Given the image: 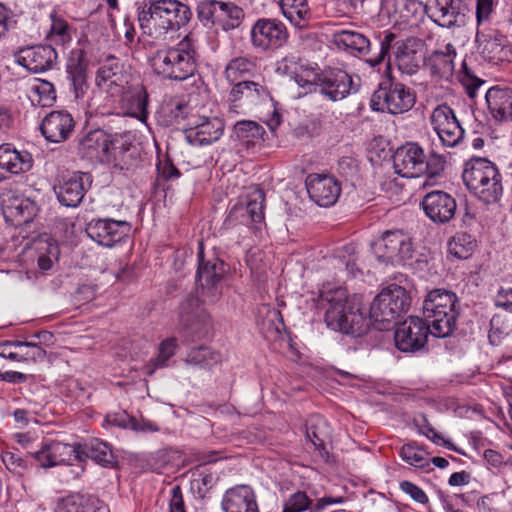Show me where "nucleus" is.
<instances>
[{
    "label": "nucleus",
    "instance_id": "obj_1",
    "mask_svg": "<svg viewBox=\"0 0 512 512\" xmlns=\"http://www.w3.org/2000/svg\"><path fill=\"white\" fill-rule=\"evenodd\" d=\"M190 7L178 0H153L145 4L138 14L144 34L165 41L170 32L185 27L192 18Z\"/></svg>",
    "mask_w": 512,
    "mask_h": 512
},
{
    "label": "nucleus",
    "instance_id": "obj_2",
    "mask_svg": "<svg viewBox=\"0 0 512 512\" xmlns=\"http://www.w3.org/2000/svg\"><path fill=\"white\" fill-rule=\"evenodd\" d=\"M151 66L157 75L165 79L183 81L197 71V50L191 34H187L174 46H165L154 52Z\"/></svg>",
    "mask_w": 512,
    "mask_h": 512
},
{
    "label": "nucleus",
    "instance_id": "obj_3",
    "mask_svg": "<svg viewBox=\"0 0 512 512\" xmlns=\"http://www.w3.org/2000/svg\"><path fill=\"white\" fill-rule=\"evenodd\" d=\"M458 315V297L454 292L442 288L428 292L423 301V316L431 327V335L438 338L451 335Z\"/></svg>",
    "mask_w": 512,
    "mask_h": 512
},
{
    "label": "nucleus",
    "instance_id": "obj_4",
    "mask_svg": "<svg viewBox=\"0 0 512 512\" xmlns=\"http://www.w3.org/2000/svg\"><path fill=\"white\" fill-rule=\"evenodd\" d=\"M329 306L325 312V322L334 331L353 336L363 335L368 326L360 303L347 297L344 290H337L331 297H326Z\"/></svg>",
    "mask_w": 512,
    "mask_h": 512
},
{
    "label": "nucleus",
    "instance_id": "obj_5",
    "mask_svg": "<svg viewBox=\"0 0 512 512\" xmlns=\"http://www.w3.org/2000/svg\"><path fill=\"white\" fill-rule=\"evenodd\" d=\"M462 178L466 187L484 203H495L502 195L501 174L496 165L486 158L467 161Z\"/></svg>",
    "mask_w": 512,
    "mask_h": 512
},
{
    "label": "nucleus",
    "instance_id": "obj_6",
    "mask_svg": "<svg viewBox=\"0 0 512 512\" xmlns=\"http://www.w3.org/2000/svg\"><path fill=\"white\" fill-rule=\"evenodd\" d=\"M410 305L411 298L407 291L397 284H391L374 298L370 306V318L376 323L389 324L406 313ZM386 328L385 325L381 327Z\"/></svg>",
    "mask_w": 512,
    "mask_h": 512
},
{
    "label": "nucleus",
    "instance_id": "obj_7",
    "mask_svg": "<svg viewBox=\"0 0 512 512\" xmlns=\"http://www.w3.org/2000/svg\"><path fill=\"white\" fill-rule=\"evenodd\" d=\"M416 97L410 88L400 82L387 80L379 85L371 98V107L376 111L402 114L415 104Z\"/></svg>",
    "mask_w": 512,
    "mask_h": 512
},
{
    "label": "nucleus",
    "instance_id": "obj_8",
    "mask_svg": "<svg viewBox=\"0 0 512 512\" xmlns=\"http://www.w3.org/2000/svg\"><path fill=\"white\" fill-rule=\"evenodd\" d=\"M198 259L196 283L199 295L203 301L215 303L222 296V279L226 273V264L218 258L205 261L202 243H199Z\"/></svg>",
    "mask_w": 512,
    "mask_h": 512
},
{
    "label": "nucleus",
    "instance_id": "obj_9",
    "mask_svg": "<svg viewBox=\"0 0 512 512\" xmlns=\"http://www.w3.org/2000/svg\"><path fill=\"white\" fill-rule=\"evenodd\" d=\"M130 77L124 63L119 58L109 55L101 62L96 72L95 83L109 96L121 97L128 88Z\"/></svg>",
    "mask_w": 512,
    "mask_h": 512
},
{
    "label": "nucleus",
    "instance_id": "obj_10",
    "mask_svg": "<svg viewBox=\"0 0 512 512\" xmlns=\"http://www.w3.org/2000/svg\"><path fill=\"white\" fill-rule=\"evenodd\" d=\"M375 254L379 262L403 265L413 256L411 239L402 230H388L376 243Z\"/></svg>",
    "mask_w": 512,
    "mask_h": 512
},
{
    "label": "nucleus",
    "instance_id": "obj_11",
    "mask_svg": "<svg viewBox=\"0 0 512 512\" xmlns=\"http://www.w3.org/2000/svg\"><path fill=\"white\" fill-rule=\"evenodd\" d=\"M430 123L443 147H456L463 140L465 131L448 105H438L432 111Z\"/></svg>",
    "mask_w": 512,
    "mask_h": 512
},
{
    "label": "nucleus",
    "instance_id": "obj_12",
    "mask_svg": "<svg viewBox=\"0 0 512 512\" xmlns=\"http://www.w3.org/2000/svg\"><path fill=\"white\" fill-rule=\"evenodd\" d=\"M288 37L286 26L276 19H258L250 31L252 46L261 51L274 50L284 46Z\"/></svg>",
    "mask_w": 512,
    "mask_h": 512
},
{
    "label": "nucleus",
    "instance_id": "obj_13",
    "mask_svg": "<svg viewBox=\"0 0 512 512\" xmlns=\"http://www.w3.org/2000/svg\"><path fill=\"white\" fill-rule=\"evenodd\" d=\"M425 12L436 25L454 28L466 24L468 8L463 0H428Z\"/></svg>",
    "mask_w": 512,
    "mask_h": 512
},
{
    "label": "nucleus",
    "instance_id": "obj_14",
    "mask_svg": "<svg viewBox=\"0 0 512 512\" xmlns=\"http://www.w3.org/2000/svg\"><path fill=\"white\" fill-rule=\"evenodd\" d=\"M431 327L421 318L410 316L395 329L396 347L402 352H415L424 347Z\"/></svg>",
    "mask_w": 512,
    "mask_h": 512
},
{
    "label": "nucleus",
    "instance_id": "obj_15",
    "mask_svg": "<svg viewBox=\"0 0 512 512\" xmlns=\"http://www.w3.org/2000/svg\"><path fill=\"white\" fill-rule=\"evenodd\" d=\"M92 176L85 172H73L61 177L54 186V192L61 205L78 207L91 187Z\"/></svg>",
    "mask_w": 512,
    "mask_h": 512
},
{
    "label": "nucleus",
    "instance_id": "obj_16",
    "mask_svg": "<svg viewBox=\"0 0 512 512\" xmlns=\"http://www.w3.org/2000/svg\"><path fill=\"white\" fill-rule=\"evenodd\" d=\"M395 172L406 178L424 176L427 172L424 149L417 143H406L396 149L393 155Z\"/></svg>",
    "mask_w": 512,
    "mask_h": 512
},
{
    "label": "nucleus",
    "instance_id": "obj_17",
    "mask_svg": "<svg viewBox=\"0 0 512 512\" xmlns=\"http://www.w3.org/2000/svg\"><path fill=\"white\" fill-rule=\"evenodd\" d=\"M477 52L483 60L498 65L510 61L511 48L506 36L497 30L477 31Z\"/></svg>",
    "mask_w": 512,
    "mask_h": 512
},
{
    "label": "nucleus",
    "instance_id": "obj_18",
    "mask_svg": "<svg viewBox=\"0 0 512 512\" xmlns=\"http://www.w3.org/2000/svg\"><path fill=\"white\" fill-rule=\"evenodd\" d=\"M315 85L321 94L331 101H339L352 91H357L352 77L341 69H327L315 77Z\"/></svg>",
    "mask_w": 512,
    "mask_h": 512
},
{
    "label": "nucleus",
    "instance_id": "obj_19",
    "mask_svg": "<svg viewBox=\"0 0 512 512\" xmlns=\"http://www.w3.org/2000/svg\"><path fill=\"white\" fill-rule=\"evenodd\" d=\"M33 457L43 468L71 464L74 460L82 461L80 445H72L60 441L44 442L41 448L33 453Z\"/></svg>",
    "mask_w": 512,
    "mask_h": 512
},
{
    "label": "nucleus",
    "instance_id": "obj_20",
    "mask_svg": "<svg viewBox=\"0 0 512 512\" xmlns=\"http://www.w3.org/2000/svg\"><path fill=\"white\" fill-rule=\"evenodd\" d=\"M131 231L126 221L93 219L86 226V233L93 241L105 247H112L122 241Z\"/></svg>",
    "mask_w": 512,
    "mask_h": 512
},
{
    "label": "nucleus",
    "instance_id": "obj_21",
    "mask_svg": "<svg viewBox=\"0 0 512 512\" xmlns=\"http://www.w3.org/2000/svg\"><path fill=\"white\" fill-rule=\"evenodd\" d=\"M421 206L425 215L436 224H445L453 219L457 203L456 200L447 192L435 190L427 193Z\"/></svg>",
    "mask_w": 512,
    "mask_h": 512
},
{
    "label": "nucleus",
    "instance_id": "obj_22",
    "mask_svg": "<svg viewBox=\"0 0 512 512\" xmlns=\"http://www.w3.org/2000/svg\"><path fill=\"white\" fill-rule=\"evenodd\" d=\"M114 149L112 137L101 129L89 132L79 143V151L83 158L101 163L111 161Z\"/></svg>",
    "mask_w": 512,
    "mask_h": 512
},
{
    "label": "nucleus",
    "instance_id": "obj_23",
    "mask_svg": "<svg viewBox=\"0 0 512 512\" xmlns=\"http://www.w3.org/2000/svg\"><path fill=\"white\" fill-rule=\"evenodd\" d=\"M180 320L191 335L205 337L212 328L209 313L199 305V299L191 297L181 306Z\"/></svg>",
    "mask_w": 512,
    "mask_h": 512
},
{
    "label": "nucleus",
    "instance_id": "obj_24",
    "mask_svg": "<svg viewBox=\"0 0 512 512\" xmlns=\"http://www.w3.org/2000/svg\"><path fill=\"white\" fill-rule=\"evenodd\" d=\"M306 188L310 198L322 207L332 206L341 193L338 181L322 174H310L306 178Z\"/></svg>",
    "mask_w": 512,
    "mask_h": 512
},
{
    "label": "nucleus",
    "instance_id": "obj_25",
    "mask_svg": "<svg viewBox=\"0 0 512 512\" xmlns=\"http://www.w3.org/2000/svg\"><path fill=\"white\" fill-rule=\"evenodd\" d=\"M422 47V41L414 37L395 42V62L402 73L407 75L417 73L423 60Z\"/></svg>",
    "mask_w": 512,
    "mask_h": 512
},
{
    "label": "nucleus",
    "instance_id": "obj_26",
    "mask_svg": "<svg viewBox=\"0 0 512 512\" xmlns=\"http://www.w3.org/2000/svg\"><path fill=\"white\" fill-rule=\"evenodd\" d=\"M15 58L18 64L34 73L50 69L57 59L55 49L50 45H38L20 49Z\"/></svg>",
    "mask_w": 512,
    "mask_h": 512
},
{
    "label": "nucleus",
    "instance_id": "obj_27",
    "mask_svg": "<svg viewBox=\"0 0 512 512\" xmlns=\"http://www.w3.org/2000/svg\"><path fill=\"white\" fill-rule=\"evenodd\" d=\"M88 60L83 49H73L66 63L67 80L75 98L84 97L89 88L88 83Z\"/></svg>",
    "mask_w": 512,
    "mask_h": 512
},
{
    "label": "nucleus",
    "instance_id": "obj_28",
    "mask_svg": "<svg viewBox=\"0 0 512 512\" xmlns=\"http://www.w3.org/2000/svg\"><path fill=\"white\" fill-rule=\"evenodd\" d=\"M75 121L65 110L52 111L42 120L40 129L46 140L60 143L67 140L73 132Z\"/></svg>",
    "mask_w": 512,
    "mask_h": 512
},
{
    "label": "nucleus",
    "instance_id": "obj_29",
    "mask_svg": "<svg viewBox=\"0 0 512 512\" xmlns=\"http://www.w3.org/2000/svg\"><path fill=\"white\" fill-rule=\"evenodd\" d=\"M485 100L491 116L498 122L512 119V89L494 86L488 89Z\"/></svg>",
    "mask_w": 512,
    "mask_h": 512
},
{
    "label": "nucleus",
    "instance_id": "obj_30",
    "mask_svg": "<svg viewBox=\"0 0 512 512\" xmlns=\"http://www.w3.org/2000/svg\"><path fill=\"white\" fill-rule=\"evenodd\" d=\"M222 508L225 512H259L251 487L239 485L226 491Z\"/></svg>",
    "mask_w": 512,
    "mask_h": 512
},
{
    "label": "nucleus",
    "instance_id": "obj_31",
    "mask_svg": "<svg viewBox=\"0 0 512 512\" xmlns=\"http://www.w3.org/2000/svg\"><path fill=\"white\" fill-rule=\"evenodd\" d=\"M343 502V497L324 496L313 505L312 499L305 492L298 490L284 501L282 512H304L310 508L311 512H318L328 505Z\"/></svg>",
    "mask_w": 512,
    "mask_h": 512
},
{
    "label": "nucleus",
    "instance_id": "obj_32",
    "mask_svg": "<svg viewBox=\"0 0 512 512\" xmlns=\"http://www.w3.org/2000/svg\"><path fill=\"white\" fill-rule=\"evenodd\" d=\"M282 15L296 29L303 30L310 27L313 12L308 0H279Z\"/></svg>",
    "mask_w": 512,
    "mask_h": 512
},
{
    "label": "nucleus",
    "instance_id": "obj_33",
    "mask_svg": "<svg viewBox=\"0 0 512 512\" xmlns=\"http://www.w3.org/2000/svg\"><path fill=\"white\" fill-rule=\"evenodd\" d=\"M456 49L448 43L444 51L436 50L428 57L426 66L430 74L437 80H449L454 72Z\"/></svg>",
    "mask_w": 512,
    "mask_h": 512
},
{
    "label": "nucleus",
    "instance_id": "obj_34",
    "mask_svg": "<svg viewBox=\"0 0 512 512\" xmlns=\"http://www.w3.org/2000/svg\"><path fill=\"white\" fill-rule=\"evenodd\" d=\"M55 512H109V509L97 498L76 493L60 499Z\"/></svg>",
    "mask_w": 512,
    "mask_h": 512
},
{
    "label": "nucleus",
    "instance_id": "obj_35",
    "mask_svg": "<svg viewBox=\"0 0 512 512\" xmlns=\"http://www.w3.org/2000/svg\"><path fill=\"white\" fill-rule=\"evenodd\" d=\"M32 156L27 151H18L11 144L0 145V168L12 174L24 173L32 167Z\"/></svg>",
    "mask_w": 512,
    "mask_h": 512
},
{
    "label": "nucleus",
    "instance_id": "obj_36",
    "mask_svg": "<svg viewBox=\"0 0 512 512\" xmlns=\"http://www.w3.org/2000/svg\"><path fill=\"white\" fill-rule=\"evenodd\" d=\"M224 124L218 118H213L190 128L186 138L190 144L196 146L209 145L217 141L223 134Z\"/></svg>",
    "mask_w": 512,
    "mask_h": 512
},
{
    "label": "nucleus",
    "instance_id": "obj_37",
    "mask_svg": "<svg viewBox=\"0 0 512 512\" xmlns=\"http://www.w3.org/2000/svg\"><path fill=\"white\" fill-rule=\"evenodd\" d=\"M264 193L257 190L253 193L252 198L247 203H238L234 205L227 217L226 221H237L243 213H248L252 224L261 223L264 220Z\"/></svg>",
    "mask_w": 512,
    "mask_h": 512
},
{
    "label": "nucleus",
    "instance_id": "obj_38",
    "mask_svg": "<svg viewBox=\"0 0 512 512\" xmlns=\"http://www.w3.org/2000/svg\"><path fill=\"white\" fill-rule=\"evenodd\" d=\"M270 96L266 86L255 81H237L229 93V100L232 102L240 101L245 98L250 103H257L260 100Z\"/></svg>",
    "mask_w": 512,
    "mask_h": 512
},
{
    "label": "nucleus",
    "instance_id": "obj_39",
    "mask_svg": "<svg viewBox=\"0 0 512 512\" xmlns=\"http://www.w3.org/2000/svg\"><path fill=\"white\" fill-rule=\"evenodd\" d=\"M334 44L344 50L356 51L362 55L370 52L369 39L356 31L341 30L333 35Z\"/></svg>",
    "mask_w": 512,
    "mask_h": 512
},
{
    "label": "nucleus",
    "instance_id": "obj_40",
    "mask_svg": "<svg viewBox=\"0 0 512 512\" xmlns=\"http://www.w3.org/2000/svg\"><path fill=\"white\" fill-rule=\"evenodd\" d=\"M80 451L82 461L84 458H90L104 467H111L116 462L111 447L98 439H93L84 446L80 445Z\"/></svg>",
    "mask_w": 512,
    "mask_h": 512
},
{
    "label": "nucleus",
    "instance_id": "obj_41",
    "mask_svg": "<svg viewBox=\"0 0 512 512\" xmlns=\"http://www.w3.org/2000/svg\"><path fill=\"white\" fill-rule=\"evenodd\" d=\"M237 139L246 147L255 146L264 141L265 129L255 121L243 120L234 126Z\"/></svg>",
    "mask_w": 512,
    "mask_h": 512
},
{
    "label": "nucleus",
    "instance_id": "obj_42",
    "mask_svg": "<svg viewBox=\"0 0 512 512\" xmlns=\"http://www.w3.org/2000/svg\"><path fill=\"white\" fill-rule=\"evenodd\" d=\"M257 68L255 58L238 56L231 59L224 70L225 78L230 83H235L244 77L253 75Z\"/></svg>",
    "mask_w": 512,
    "mask_h": 512
},
{
    "label": "nucleus",
    "instance_id": "obj_43",
    "mask_svg": "<svg viewBox=\"0 0 512 512\" xmlns=\"http://www.w3.org/2000/svg\"><path fill=\"white\" fill-rule=\"evenodd\" d=\"M245 18L244 10L233 2L220 3L218 26L225 32L239 28Z\"/></svg>",
    "mask_w": 512,
    "mask_h": 512
},
{
    "label": "nucleus",
    "instance_id": "obj_44",
    "mask_svg": "<svg viewBox=\"0 0 512 512\" xmlns=\"http://www.w3.org/2000/svg\"><path fill=\"white\" fill-rule=\"evenodd\" d=\"M36 210L34 202L23 198L11 199L3 207L4 215L16 219L19 224L31 221Z\"/></svg>",
    "mask_w": 512,
    "mask_h": 512
},
{
    "label": "nucleus",
    "instance_id": "obj_45",
    "mask_svg": "<svg viewBox=\"0 0 512 512\" xmlns=\"http://www.w3.org/2000/svg\"><path fill=\"white\" fill-rule=\"evenodd\" d=\"M221 361V354L206 346L192 348L186 358L188 365L203 369H211Z\"/></svg>",
    "mask_w": 512,
    "mask_h": 512
},
{
    "label": "nucleus",
    "instance_id": "obj_46",
    "mask_svg": "<svg viewBox=\"0 0 512 512\" xmlns=\"http://www.w3.org/2000/svg\"><path fill=\"white\" fill-rule=\"evenodd\" d=\"M178 347L177 338L170 337L159 344L158 354L145 365V373L153 375L157 368H164L168 365V360L175 355Z\"/></svg>",
    "mask_w": 512,
    "mask_h": 512
},
{
    "label": "nucleus",
    "instance_id": "obj_47",
    "mask_svg": "<svg viewBox=\"0 0 512 512\" xmlns=\"http://www.w3.org/2000/svg\"><path fill=\"white\" fill-rule=\"evenodd\" d=\"M413 424L420 434L430 439L433 443L444 446L460 454H464V452L456 448L453 443H451L449 440H445L438 432H436L433 426L429 423L426 415L419 414L415 416L413 419Z\"/></svg>",
    "mask_w": 512,
    "mask_h": 512
},
{
    "label": "nucleus",
    "instance_id": "obj_48",
    "mask_svg": "<svg viewBox=\"0 0 512 512\" xmlns=\"http://www.w3.org/2000/svg\"><path fill=\"white\" fill-rule=\"evenodd\" d=\"M148 93L143 85L137 84L133 87L129 98V113L131 116L145 121L147 118Z\"/></svg>",
    "mask_w": 512,
    "mask_h": 512
},
{
    "label": "nucleus",
    "instance_id": "obj_49",
    "mask_svg": "<svg viewBox=\"0 0 512 512\" xmlns=\"http://www.w3.org/2000/svg\"><path fill=\"white\" fill-rule=\"evenodd\" d=\"M400 456L406 463L417 468H426L430 465L426 451L415 442L404 444L400 449Z\"/></svg>",
    "mask_w": 512,
    "mask_h": 512
},
{
    "label": "nucleus",
    "instance_id": "obj_50",
    "mask_svg": "<svg viewBox=\"0 0 512 512\" xmlns=\"http://www.w3.org/2000/svg\"><path fill=\"white\" fill-rule=\"evenodd\" d=\"M51 26L48 33V38L57 43L65 44L72 38V28L62 17L58 16L56 12L50 14Z\"/></svg>",
    "mask_w": 512,
    "mask_h": 512
},
{
    "label": "nucleus",
    "instance_id": "obj_51",
    "mask_svg": "<svg viewBox=\"0 0 512 512\" xmlns=\"http://www.w3.org/2000/svg\"><path fill=\"white\" fill-rule=\"evenodd\" d=\"M475 248V241L469 234L458 233L448 243L451 255L458 259H467Z\"/></svg>",
    "mask_w": 512,
    "mask_h": 512
},
{
    "label": "nucleus",
    "instance_id": "obj_52",
    "mask_svg": "<svg viewBox=\"0 0 512 512\" xmlns=\"http://www.w3.org/2000/svg\"><path fill=\"white\" fill-rule=\"evenodd\" d=\"M31 91L33 93L32 103L42 107L51 106L56 100V92L52 83L46 80L38 79L32 85Z\"/></svg>",
    "mask_w": 512,
    "mask_h": 512
},
{
    "label": "nucleus",
    "instance_id": "obj_53",
    "mask_svg": "<svg viewBox=\"0 0 512 512\" xmlns=\"http://www.w3.org/2000/svg\"><path fill=\"white\" fill-rule=\"evenodd\" d=\"M221 1L204 0L198 3L196 12L198 20L203 26L218 25Z\"/></svg>",
    "mask_w": 512,
    "mask_h": 512
},
{
    "label": "nucleus",
    "instance_id": "obj_54",
    "mask_svg": "<svg viewBox=\"0 0 512 512\" xmlns=\"http://www.w3.org/2000/svg\"><path fill=\"white\" fill-rule=\"evenodd\" d=\"M5 346H13L16 348H26L27 350L25 352H20L21 354V362H37L42 361L46 357V351L40 347L39 345L32 343V342H23V341H6L0 344V347Z\"/></svg>",
    "mask_w": 512,
    "mask_h": 512
},
{
    "label": "nucleus",
    "instance_id": "obj_55",
    "mask_svg": "<svg viewBox=\"0 0 512 512\" xmlns=\"http://www.w3.org/2000/svg\"><path fill=\"white\" fill-rule=\"evenodd\" d=\"M1 459L6 469L15 475L22 476L27 471V463L18 452L5 451Z\"/></svg>",
    "mask_w": 512,
    "mask_h": 512
},
{
    "label": "nucleus",
    "instance_id": "obj_56",
    "mask_svg": "<svg viewBox=\"0 0 512 512\" xmlns=\"http://www.w3.org/2000/svg\"><path fill=\"white\" fill-rule=\"evenodd\" d=\"M383 38L380 40V50L375 57L369 58L368 62L372 66H376L382 63L389 53V50L394 47L393 43L396 39V35L392 32L385 31Z\"/></svg>",
    "mask_w": 512,
    "mask_h": 512
},
{
    "label": "nucleus",
    "instance_id": "obj_57",
    "mask_svg": "<svg viewBox=\"0 0 512 512\" xmlns=\"http://www.w3.org/2000/svg\"><path fill=\"white\" fill-rule=\"evenodd\" d=\"M399 488L402 492L409 495L412 500L419 504L425 505L429 502V498L425 491L410 481H401L399 484Z\"/></svg>",
    "mask_w": 512,
    "mask_h": 512
},
{
    "label": "nucleus",
    "instance_id": "obj_58",
    "mask_svg": "<svg viewBox=\"0 0 512 512\" xmlns=\"http://www.w3.org/2000/svg\"><path fill=\"white\" fill-rule=\"evenodd\" d=\"M133 418L134 417L130 416L126 411L111 412L105 416L103 426L111 425L124 429H131Z\"/></svg>",
    "mask_w": 512,
    "mask_h": 512
},
{
    "label": "nucleus",
    "instance_id": "obj_59",
    "mask_svg": "<svg viewBox=\"0 0 512 512\" xmlns=\"http://www.w3.org/2000/svg\"><path fill=\"white\" fill-rule=\"evenodd\" d=\"M490 327V339L493 337V335L498 334L500 340L503 336L508 335L511 331L509 320L503 314L494 315L490 321Z\"/></svg>",
    "mask_w": 512,
    "mask_h": 512
},
{
    "label": "nucleus",
    "instance_id": "obj_60",
    "mask_svg": "<svg viewBox=\"0 0 512 512\" xmlns=\"http://www.w3.org/2000/svg\"><path fill=\"white\" fill-rule=\"evenodd\" d=\"M425 164L427 166V172H425L424 175L428 178H435L443 172L445 167V158L432 152L429 159L425 157Z\"/></svg>",
    "mask_w": 512,
    "mask_h": 512
},
{
    "label": "nucleus",
    "instance_id": "obj_61",
    "mask_svg": "<svg viewBox=\"0 0 512 512\" xmlns=\"http://www.w3.org/2000/svg\"><path fill=\"white\" fill-rule=\"evenodd\" d=\"M45 251L46 253H40L37 259L38 267L43 272L52 268L53 260L57 259L58 247L56 244L48 243Z\"/></svg>",
    "mask_w": 512,
    "mask_h": 512
},
{
    "label": "nucleus",
    "instance_id": "obj_62",
    "mask_svg": "<svg viewBox=\"0 0 512 512\" xmlns=\"http://www.w3.org/2000/svg\"><path fill=\"white\" fill-rule=\"evenodd\" d=\"M169 512H186L182 490L179 485H175L170 491Z\"/></svg>",
    "mask_w": 512,
    "mask_h": 512
},
{
    "label": "nucleus",
    "instance_id": "obj_63",
    "mask_svg": "<svg viewBox=\"0 0 512 512\" xmlns=\"http://www.w3.org/2000/svg\"><path fill=\"white\" fill-rule=\"evenodd\" d=\"M493 10L492 0H477L476 19L478 24L489 19Z\"/></svg>",
    "mask_w": 512,
    "mask_h": 512
},
{
    "label": "nucleus",
    "instance_id": "obj_64",
    "mask_svg": "<svg viewBox=\"0 0 512 512\" xmlns=\"http://www.w3.org/2000/svg\"><path fill=\"white\" fill-rule=\"evenodd\" d=\"M338 165L339 170L345 176H353L358 172V162L352 157H342Z\"/></svg>",
    "mask_w": 512,
    "mask_h": 512
}]
</instances>
